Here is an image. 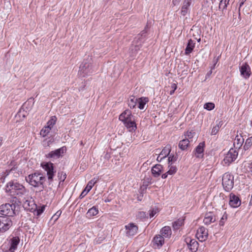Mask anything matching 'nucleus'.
Here are the masks:
<instances>
[{"mask_svg":"<svg viewBox=\"0 0 252 252\" xmlns=\"http://www.w3.org/2000/svg\"><path fill=\"white\" fill-rule=\"evenodd\" d=\"M12 225V221L9 217L0 216V233H4L8 231Z\"/></svg>","mask_w":252,"mask_h":252,"instance_id":"obj_5","label":"nucleus"},{"mask_svg":"<svg viewBox=\"0 0 252 252\" xmlns=\"http://www.w3.org/2000/svg\"><path fill=\"white\" fill-rule=\"evenodd\" d=\"M215 108V104L212 102L206 103L204 105V108L208 110H212Z\"/></svg>","mask_w":252,"mask_h":252,"instance_id":"obj_40","label":"nucleus"},{"mask_svg":"<svg viewBox=\"0 0 252 252\" xmlns=\"http://www.w3.org/2000/svg\"><path fill=\"white\" fill-rule=\"evenodd\" d=\"M94 71L92 63H85L80 66V74H82L83 77L90 75Z\"/></svg>","mask_w":252,"mask_h":252,"instance_id":"obj_10","label":"nucleus"},{"mask_svg":"<svg viewBox=\"0 0 252 252\" xmlns=\"http://www.w3.org/2000/svg\"><path fill=\"white\" fill-rule=\"evenodd\" d=\"M191 4V0H184L181 8V13L183 16L187 15L189 11V8Z\"/></svg>","mask_w":252,"mask_h":252,"instance_id":"obj_23","label":"nucleus"},{"mask_svg":"<svg viewBox=\"0 0 252 252\" xmlns=\"http://www.w3.org/2000/svg\"><path fill=\"white\" fill-rule=\"evenodd\" d=\"M245 166L247 167V170L248 172H251L252 173V162L247 163Z\"/></svg>","mask_w":252,"mask_h":252,"instance_id":"obj_46","label":"nucleus"},{"mask_svg":"<svg viewBox=\"0 0 252 252\" xmlns=\"http://www.w3.org/2000/svg\"><path fill=\"white\" fill-rule=\"evenodd\" d=\"M62 214V211H58L52 217L51 219L54 220V222L56 221L59 218Z\"/></svg>","mask_w":252,"mask_h":252,"instance_id":"obj_44","label":"nucleus"},{"mask_svg":"<svg viewBox=\"0 0 252 252\" xmlns=\"http://www.w3.org/2000/svg\"><path fill=\"white\" fill-rule=\"evenodd\" d=\"M241 75L245 79L250 77L251 74V67L247 63H245L240 67Z\"/></svg>","mask_w":252,"mask_h":252,"instance_id":"obj_14","label":"nucleus"},{"mask_svg":"<svg viewBox=\"0 0 252 252\" xmlns=\"http://www.w3.org/2000/svg\"><path fill=\"white\" fill-rule=\"evenodd\" d=\"M137 103V98H135L134 96H132L128 100V105L131 109L134 108L136 106Z\"/></svg>","mask_w":252,"mask_h":252,"instance_id":"obj_33","label":"nucleus"},{"mask_svg":"<svg viewBox=\"0 0 252 252\" xmlns=\"http://www.w3.org/2000/svg\"><path fill=\"white\" fill-rule=\"evenodd\" d=\"M98 210L96 206H93L89 209L87 213V217L90 219L93 217L96 216L98 214Z\"/></svg>","mask_w":252,"mask_h":252,"instance_id":"obj_28","label":"nucleus"},{"mask_svg":"<svg viewBox=\"0 0 252 252\" xmlns=\"http://www.w3.org/2000/svg\"><path fill=\"white\" fill-rule=\"evenodd\" d=\"M244 138L241 135H237L234 140V146H236V148H240L244 142Z\"/></svg>","mask_w":252,"mask_h":252,"instance_id":"obj_30","label":"nucleus"},{"mask_svg":"<svg viewBox=\"0 0 252 252\" xmlns=\"http://www.w3.org/2000/svg\"><path fill=\"white\" fill-rule=\"evenodd\" d=\"M120 121H122L124 124L134 119V117L132 115L130 110L127 109L124 111L120 116L119 118Z\"/></svg>","mask_w":252,"mask_h":252,"instance_id":"obj_11","label":"nucleus"},{"mask_svg":"<svg viewBox=\"0 0 252 252\" xmlns=\"http://www.w3.org/2000/svg\"><path fill=\"white\" fill-rule=\"evenodd\" d=\"M16 205L14 204L6 203L0 206V213L5 217H12L15 214Z\"/></svg>","mask_w":252,"mask_h":252,"instance_id":"obj_4","label":"nucleus"},{"mask_svg":"<svg viewBox=\"0 0 252 252\" xmlns=\"http://www.w3.org/2000/svg\"><path fill=\"white\" fill-rule=\"evenodd\" d=\"M229 204L232 208H237L241 204V201L240 198L234 193L229 194Z\"/></svg>","mask_w":252,"mask_h":252,"instance_id":"obj_12","label":"nucleus"},{"mask_svg":"<svg viewBox=\"0 0 252 252\" xmlns=\"http://www.w3.org/2000/svg\"><path fill=\"white\" fill-rule=\"evenodd\" d=\"M196 237L200 242L205 241L208 237V230L204 226L199 227L197 230Z\"/></svg>","mask_w":252,"mask_h":252,"instance_id":"obj_9","label":"nucleus"},{"mask_svg":"<svg viewBox=\"0 0 252 252\" xmlns=\"http://www.w3.org/2000/svg\"><path fill=\"white\" fill-rule=\"evenodd\" d=\"M171 88L173 89V90H176L177 89V84H176V83H173V84L171 85Z\"/></svg>","mask_w":252,"mask_h":252,"instance_id":"obj_48","label":"nucleus"},{"mask_svg":"<svg viewBox=\"0 0 252 252\" xmlns=\"http://www.w3.org/2000/svg\"><path fill=\"white\" fill-rule=\"evenodd\" d=\"M52 128L49 126H44L40 132V134L43 137L46 136L50 132Z\"/></svg>","mask_w":252,"mask_h":252,"instance_id":"obj_36","label":"nucleus"},{"mask_svg":"<svg viewBox=\"0 0 252 252\" xmlns=\"http://www.w3.org/2000/svg\"><path fill=\"white\" fill-rule=\"evenodd\" d=\"M161 236L165 238H169L170 237L172 231L170 226H165L160 230Z\"/></svg>","mask_w":252,"mask_h":252,"instance_id":"obj_27","label":"nucleus"},{"mask_svg":"<svg viewBox=\"0 0 252 252\" xmlns=\"http://www.w3.org/2000/svg\"><path fill=\"white\" fill-rule=\"evenodd\" d=\"M97 179H95V178H94L92 179L91 181H90L84 190L82 192L80 196L81 197H83L85 196L89 191L90 190L93 188L94 184L97 182Z\"/></svg>","mask_w":252,"mask_h":252,"instance_id":"obj_18","label":"nucleus"},{"mask_svg":"<svg viewBox=\"0 0 252 252\" xmlns=\"http://www.w3.org/2000/svg\"><path fill=\"white\" fill-rule=\"evenodd\" d=\"M126 235L127 237H131L137 234L138 227L134 223H129L125 226Z\"/></svg>","mask_w":252,"mask_h":252,"instance_id":"obj_7","label":"nucleus"},{"mask_svg":"<svg viewBox=\"0 0 252 252\" xmlns=\"http://www.w3.org/2000/svg\"><path fill=\"white\" fill-rule=\"evenodd\" d=\"M26 180L30 185L34 187H38L41 185H43L45 177L42 176L40 173H34L29 175Z\"/></svg>","mask_w":252,"mask_h":252,"instance_id":"obj_2","label":"nucleus"},{"mask_svg":"<svg viewBox=\"0 0 252 252\" xmlns=\"http://www.w3.org/2000/svg\"><path fill=\"white\" fill-rule=\"evenodd\" d=\"M220 130L219 127L218 126H214L211 131L212 135H216Z\"/></svg>","mask_w":252,"mask_h":252,"instance_id":"obj_45","label":"nucleus"},{"mask_svg":"<svg viewBox=\"0 0 252 252\" xmlns=\"http://www.w3.org/2000/svg\"><path fill=\"white\" fill-rule=\"evenodd\" d=\"M155 248H160L164 243V238L160 235H156L153 240Z\"/></svg>","mask_w":252,"mask_h":252,"instance_id":"obj_17","label":"nucleus"},{"mask_svg":"<svg viewBox=\"0 0 252 252\" xmlns=\"http://www.w3.org/2000/svg\"><path fill=\"white\" fill-rule=\"evenodd\" d=\"M22 201L24 202L23 206L24 207L28 210H32L33 209V206L34 205V203L33 201H30L28 200H26L25 201L23 199Z\"/></svg>","mask_w":252,"mask_h":252,"instance_id":"obj_34","label":"nucleus"},{"mask_svg":"<svg viewBox=\"0 0 252 252\" xmlns=\"http://www.w3.org/2000/svg\"><path fill=\"white\" fill-rule=\"evenodd\" d=\"M124 125L129 132H135L137 129V126L134 119L127 122Z\"/></svg>","mask_w":252,"mask_h":252,"instance_id":"obj_24","label":"nucleus"},{"mask_svg":"<svg viewBox=\"0 0 252 252\" xmlns=\"http://www.w3.org/2000/svg\"><path fill=\"white\" fill-rule=\"evenodd\" d=\"M227 218L228 215L226 213V212H225L223 215H222L221 218L220 219V224L222 226L223 225L225 221L227 220Z\"/></svg>","mask_w":252,"mask_h":252,"instance_id":"obj_43","label":"nucleus"},{"mask_svg":"<svg viewBox=\"0 0 252 252\" xmlns=\"http://www.w3.org/2000/svg\"><path fill=\"white\" fill-rule=\"evenodd\" d=\"M163 166L161 164H156L152 168V173L155 177H159L163 172Z\"/></svg>","mask_w":252,"mask_h":252,"instance_id":"obj_21","label":"nucleus"},{"mask_svg":"<svg viewBox=\"0 0 252 252\" xmlns=\"http://www.w3.org/2000/svg\"><path fill=\"white\" fill-rule=\"evenodd\" d=\"M20 240L19 237H13L9 240L10 247L9 251L10 252H14L17 249V246L20 243Z\"/></svg>","mask_w":252,"mask_h":252,"instance_id":"obj_16","label":"nucleus"},{"mask_svg":"<svg viewBox=\"0 0 252 252\" xmlns=\"http://www.w3.org/2000/svg\"><path fill=\"white\" fill-rule=\"evenodd\" d=\"M66 152V147L65 146H63L58 149H57L55 151H51L50 152L47 157L48 158H59L63 154Z\"/></svg>","mask_w":252,"mask_h":252,"instance_id":"obj_15","label":"nucleus"},{"mask_svg":"<svg viewBox=\"0 0 252 252\" xmlns=\"http://www.w3.org/2000/svg\"><path fill=\"white\" fill-rule=\"evenodd\" d=\"M216 217L213 212H208L206 213L203 222L206 225H209L216 221Z\"/></svg>","mask_w":252,"mask_h":252,"instance_id":"obj_19","label":"nucleus"},{"mask_svg":"<svg viewBox=\"0 0 252 252\" xmlns=\"http://www.w3.org/2000/svg\"><path fill=\"white\" fill-rule=\"evenodd\" d=\"M184 224V219L180 218L176 221L173 222L172 226L175 230L179 229Z\"/></svg>","mask_w":252,"mask_h":252,"instance_id":"obj_32","label":"nucleus"},{"mask_svg":"<svg viewBox=\"0 0 252 252\" xmlns=\"http://www.w3.org/2000/svg\"><path fill=\"white\" fill-rule=\"evenodd\" d=\"M195 42L194 40H192L191 39H190L188 41V43L187 44V46L186 47V48L185 49V54L186 55H189L190 53H191L194 48L195 47Z\"/></svg>","mask_w":252,"mask_h":252,"instance_id":"obj_26","label":"nucleus"},{"mask_svg":"<svg viewBox=\"0 0 252 252\" xmlns=\"http://www.w3.org/2000/svg\"><path fill=\"white\" fill-rule=\"evenodd\" d=\"M222 185L226 191H230L234 186V177L230 173H224L222 177Z\"/></svg>","mask_w":252,"mask_h":252,"instance_id":"obj_3","label":"nucleus"},{"mask_svg":"<svg viewBox=\"0 0 252 252\" xmlns=\"http://www.w3.org/2000/svg\"><path fill=\"white\" fill-rule=\"evenodd\" d=\"M180 0H172V3L174 5H177L179 3Z\"/></svg>","mask_w":252,"mask_h":252,"instance_id":"obj_47","label":"nucleus"},{"mask_svg":"<svg viewBox=\"0 0 252 252\" xmlns=\"http://www.w3.org/2000/svg\"><path fill=\"white\" fill-rule=\"evenodd\" d=\"M204 142H201L196 147L195 150V156L197 158H202L203 157V152L204 151Z\"/></svg>","mask_w":252,"mask_h":252,"instance_id":"obj_22","label":"nucleus"},{"mask_svg":"<svg viewBox=\"0 0 252 252\" xmlns=\"http://www.w3.org/2000/svg\"><path fill=\"white\" fill-rule=\"evenodd\" d=\"M171 151V146L170 145H166L161 151V152L159 154V156L157 158V160L158 161H161L163 158L166 157L169 154Z\"/></svg>","mask_w":252,"mask_h":252,"instance_id":"obj_20","label":"nucleus"},{"mask_svg":"<svg viewBox=\"0 0 252 252\" xmlns=\"http://www.w3.org/2000/svg\"><path fill=\"white\" fill-rule=\"evenodd\" d=\"M252 146V136L247 138L243 146L244 149L246 151Z\"/></svg>","mask_w":252,"mask_h":252,"instance_id":"obj_37","label":"nucleus"},{"mask_svg":"<svg viewBox=\"0 0 252 252\" xmlns=\"http://www.w3.org/2000/svg\"><path fill=\"white\" fill-rule=\"evenodd\" d=\"M105 201V202H107L109 201V200H106Z\"/></svg>","mask_w":252,"mask_h":252,"instance_id":"obj_55","label":"nucleus"},{"mask_svg":"<svg viewBox=\"0 0 252 252\" xmlns=\"http://www.w3.org/2000/svg\"><path fill=\"white\" fill-rule=\"evenodd\" d=\"M212 2L213 3L216 0H211Z\"/></svg>","mask_w":252,"mask_h":252,"instance_id":"obj_54","label":"nucleus"},{"mask_svg":"<svg viewBox=\"0 0 252 252\" xmlns=\"http://www.w3.org/2000/svg\"><path fill=\"white\" fill-rule=\"evenodd\" d=\"M57 120V118L55 116L51 117L50 120L47 122L46 124L47 126H49V127L52 128L53 126L56 124Z\"/></svg>","mask_w":252,"mask_h":252,"instance_id":"obj_35","label":"nucleus"},{"mask_svg":"<svg viewBox=\"0 0 252 252\" xmlns=\"http://www.w3.org/2000/svg\"><path fill=\"white\" fill-rule=\"evenodd\" d=\"M175 91V90H173L171 91L170 92V95H172V94L174 93Z\"/></svg>","mask_w":252,"mask_h":252,"instance_id":"obj_52","label":"nucleus"},{"mask_svg":"<svg viewBox=\"0 0 252 252\" xmlns=\"http://www.w3.org/2000/svg\"><path fill=\"white\" fill-rule=\"evenodd\" d=\"M41 166L47 172L48 180L50 182H52L55 175L53 163L50 162L42 163H41Z\"/></svg>","mask_w":252,"mask_h":252,"instance_id":"obj_6","label":"nucleus"},{"mask_svg":"<svg viewBox=\"0 0 252 252\" xmlns=\"http://www.w3.org/2000/svg\"><path fill=\"white\" fill-rule=\"evenodd\" d=\"M5 192L11 196L21 199L29 190L21 184L12 180L8 182L5 186Z\"/></svg>","mask_w":252,"mask_h":252,"instance_id":"obj_1","label":"nucleus"},{"mask_svg":"<svg viewBox=\"0 0 252 252\" xmlns=\"http://www.w3.org/2000/svg\"><path fill=\"white\" fill-rule=\"evenodd\" d=\"M2 138L1 137H0V146L2 144Z\"/></svg>","mask_w":252,"mask_h":252,"instance_id":"obj_53","label":"nucleus"},{"mask_svg":"<svg viewBox=\"0 0 252 252\" xmlns=\"http://www.w3.org/2000/svg\"><path fill=\"white\" fill-rule=\"evenodd\" d=\"M168 160H169V162L170 161H172L173 160V156L172 157L171 156L169 157H168Z\"/></svg>","mask_w":252,"mask_h":252,"instance_id":"obj_51","label":"nucleus"},{"mask_svg":"<svg viewBox=\"0 0 252 252\" xmlns=\"http://www.w3.org/2000/svg\"><path fill=\"white\" fill-rule=\"evenodd\" d=\"M229 1L230 0H221L220 3L219 8H221V6H222V10L226 9L228 4H229Z\"/></svg>","mask_w":252,"mask_h":252,"instance_id":"obj_38","label":"nucleus"},{"mask_svg":"<svg viewBox=\"0 0 252 252\" xmlns=\"http://www.w3.org/2000/svg\"><path fill=\"white\" fill-rule=\"evenodd\" d=\"M58 177L59 178V180L60 181V183L61 182H63L66 178V175L65 173L63 171L58 172Z\"/></svg>","mask_w":252,"mask_h":252,"instance_id":"obj_41","label":"nucleus"},{"mask_svg":"<svg viewBox=\"0 0 252 252\" xmlns=\"http://www.w3.org/2000/svg\"><path fill=\"white\" fill-rule=\"evenodd\" d=\"M190 141L189 140L188 138L183 139L182 140L180 141L179 143V147L182 150H187L188 147L189 146Z\"/></svg>","mask_w":252,"mask_h":252,"instance_id":"obj_31","label":"nucleus"},{"mask_svg":"<svg viewBox=\"0 0 252 252\" xmlns=\"http://www.w3.org/2000/svg\"><path fill=\"white\" fill-rule=\"evenodd\" d=\"M238 153L234 149H230L228 153L226 154L223 162L225 164L229 165L230 163L234 161L237 158Z\"/></svg>","mask_w":252,"mask_h":252,"instance_id":"obj_8","label":"nucleus"},{"mask_svg":"<svg viewBox=\"0 0 252 252\" xmlns=\"http://www.w3.org/2000/svg\"><path fill=\"white\" fill-rule=\"evenodd\" d=\"M149 101L147 97H141L137 98V107L139 109L142 110L144 108L145 105Z\"/></svg>","mask_w":252,"mask_h":252,"instance_id":"obj_25","label":"nucleus"},{"mask_svg":"<svg viewBox=\"0 0 252 252\" xmlns=\"http://www.w3.org/2000/svg\"><path fill=\"white\" fill-rule=\"evenodd\" d=\"M185 241L187 244L189 249L193 252H195L198 247V242L194 239H191L190 237L187 236L185 238Z\"/></svg>","mask_w":252,"mask_h":252,"instance_id":"obj_13","label":"nucleus"},{"mask_svg":"<svg viewBox=\"0 0 252 252\" xmlns=\"http://www.w3.org/2000/svg\"><path fill=\"white\" fill-rule=\"evenodd\" d=\"M159 212V209L157 207H155L149 211V215L150 218H153L156 214Z\"/></svg>","mask_w":252,"mask_h":252,"instance_id":"obj_42","label":"nucleus"},{"mask_svg":"<svg viewBox=\"0 0 252 252\" xmlns=\"http://www.w3.org/2000/svg\"><path fill=\"white\" fill-rule=\"evenodd\" d=\"M194 134L195 132L193 130L187 131L184 134L185 138H188L189 140L193 137Z\"/></svg>","mask_w":252,"mask_h":252,"instance_id":"obj_39","label":"nucleus"},{"mask_svg":"<svg viewBox=\"0 0 252 252\" xmlns=\"http://www.w3.org/2000/svg\"><path fill=\"white\" fill-rule=\"evenodd\" d=\"M222 121H220L218 124L216 125V126H218L219 127V129H220V127L222 125Z\"/></svg>","mask_w":252,"mask_h":252,"instance_id":"obj_49","label":"nucleus"},{"mask_svg":"<svg viewBox=\"0 0 252 252\" xmlns=\"http://www.w3.org/2000/svg\"><path fill=\"white\" fill-rule=\"evenodd\" d=\"M246 0H242V1L241 2V3H240V8L241 6H242V5L244 4V2L246 1Z\"/></svg>","mask_w":252,"mask_h":252,"instance_id":"obj_50","label":"nucleus"},{"mask_svg":"<svg viewBox=\"0 0 252 252\" xmlns=\"http://www.w3.org/2000/svg\"><path fill=\"white\" fill-rule=\"evenodd\" d=\"M177 171V168L175 166H170L169 167V169L168 170V171L165 173L161 175V177L162 179H166L168 175H174L176 173Z\"/></svg>","mask_w":252,"mask_h":252,"instance_id":"obj_29","label":"nucleus"}]
</instances>
